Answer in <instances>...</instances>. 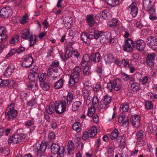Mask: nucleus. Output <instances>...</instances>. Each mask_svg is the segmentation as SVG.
<instances>
[{
  "mask_svg": "<svg viewBox=\"0 0 157 157\" xmlns=\"http://www.w3.org/2000/svg\"><path fill=\"white\" fill-rule=\"evenodd\" d=\"M51 151L54 154H61L60 152V147L57 144L53 143L51 146Z\"/></svg>",
  "mask_w": 157,
  "mask_h": 157,
  "instance_id": "22",
  "label": "nucleus"
},
{
  "mask_svg": "<svg viewBox=\"0 0 157 157\" xmlns=\"http://www.w3.org/2000/svg\"><path fill=\"white\" fill-rule=\"evenodd\" d=\"M64 80L62 78H60L58 81L54 84V87L56 89H59L62 87L64 82Z\"/></svg>",
  "mask_w": 157,
  "mask_h": 157,
  "instance_id": "24",
  "label": "nucleus"
},
{
  "mask_svg": "<svg viewBox=\"0 0 157 157\" xmlns=\"http://www.w3.org/2000/svg\"><path fill=\"white\" fill-rule=\"evenodd\" d=\"M36 103V101L35 99L34 98H32L27 103V105L28 106L32 107Z\"/></svg>",
  "mask_w": 157,
  "mask_h": 157,
  "instance_id": "61",
  "label": "nucleus"
},
{
  "mask_svg": "<svg viewBox=\"0 0 157 157\" xmlns=\"http://www.w3.org/2000/svg\"><path fill=\"white\" fill-rule=\"evenodd\" d=\"M9 84L8 80H3L0 78V86H8Z\"/></svg>",
  "mask_w": 157,
  "mask_h": 157,
  "instance_id": "46",
  "label": "nucleus"
},
{
  "mask_svg": "<svg viewBox=\"0 0 157 157\" xmlns=\"http://www.w3.org/2000/svg\"><path fill=\"white\" fill-rule=\"evenodd\" d=\"M134 47L139 51H143L146 47L145 42L142 39H139L134 43Z\"/></svg>",
  "mask_w": 157,
  "mask_h": 157,
  "instance_id": "12",
  "label": "nucleus"
},
{
  "mask_svg": "<svg viewBox=\"0 0 157 157\" xmlns=\"http://www.w3.org/2000/svg\"><path fill=\"white\" fill-rule=\"evenodd\" d=\"M81 71V69L79 67H76L74 69L73 72L70 75L69 81V84L71 86L78 82L80 77L79 73Z\"/></svg>",
  "mask_w": 157,
  "mask_h": 157,
  "instance_id": "4",
  "label": "nucleus"
},
{
  "mask_svg": "<svg viewBox=\"0 0 157 157\" xmlns=\"http://www.w3.org/2000/svg\"><path fill=\"white\" fill-rule=\"evenodd\" d=\"M121 82L119 79H114L109 81L107 83V88L110 92L112 91L113 89L118 91L121 89Z\"/></svg>",
  "mask_w": 157,
  "mask_h": 157,
  "instance_id": "3",
  "label": "nucleus"
},
{
  "mask_svg": "<svg viewBox=\"0 0 157 157\" xmlns=\"http://www.w3.org/2000/svg\"><path fill=\"white\" fill-rule=\"evenodd\" d=\"M121 79L124 81H127L129 78V75L124 73H122L121 75Z\"/></svg>",
  "mask_w": 157,
  "mask_h": 157,
  "instance_id": "53",
  "label": "nucleus"
},
{
  "mask_svg": "<svg viewBox=\"0 0 157 157\" xmlns=\"http://www.w3.org/2000/svg\"><path fill=\"white\" fill-rule=\"evenodd\" d=\"M107 152L108 154L112 153L114 149L113 147L110 145L109 144L106 147Z\"/></svg>",
  "mask_w": 157,
  "mask_h": 157,
  "instance_id": "57",
  "label": "nucleus"
},
{
  "mask_svg": "<svg viewBox=\"0 0 157 157\" xmlns=\"http://www.w3.org/2000/svg\"><path fill=\"white\" fill-rule=\"evenodd\" d=\"M147 43L149 46L154 50H155L157 48V40L156 38L150 36L147 39Z\"/></svg>",
  "mask_w": 157,
  "mask_h": 157,
  "instance_id": "9",
  "label": "nucleus"
},
{
  "mask_svg": "<svg viewBox=\"0 0 157 157\" xmlns=\"http://www.w3.org/2000/svg\"><path fill=\"white\" fill-rule=\"evenodd\" d=\"M28 19V16L27 14H26L23 17L21 21V24H24L27 22V20Z\"/></svg>",
  "mask_w": 157,
  "mask_h": 157,
  "instance_id": "64",
  "label": "nucleus"
},
{
  "mask_svg": "<svg viewBox=\"0 0 157 157\" xmlns=\"http://www.w3.org/2000/svg\"><path fill=\"white\" fill-rule=\"evenodd\" d=\"M46 78V75L44 73L42 74L39 78V80L41 83L44 82Z\"/></svg>",
  "mask_w": 157,
  "mask_h": 157,
  "instance_id": "63",
  "label": "nucleus"
},
{
  "mask_svg": "<svg viewBox=\"0 0 157 157\" xmlns=\"http://www.w3.org/2000/svg\"><path fill=\"white\" fill-rule=\"evenodd\" d=\"M154 0H143V7L145 10L151 11L152 9V3H154Z\"/></svg>",
  "mask_w": 157,
  "mask_h": 157,
  "instance_id": "16",
  "label": "nucleus"
},
{
  "mask_svg": "<svg viewBox=\"0 0 157 157\" xmlns=\"http://www.w3.org/2000/svg\"><path fill=\"white\" fill-rule=\"evenodd\" d=\"M93 34L88 35L87 33H82L81 38L83 41L86 44L90 42L91 39H93Z\"/></svg>",
  "mask_w": 157,
  "mask_h": 157,
  "instance_id": "19",
  "label": "nucleus"
},
{
  "mask_svg": "<svg viewBox=\"0 0 157 157\" xmlns=\"http://www.w3.org/2000/svg\"><path fill=\"white\" fill-rule=\"evenodd\" d=\"M114 59V57L111 54H107L105 56V60L106 63H108L112 62Z\"/></svg>",
  "mask_w": 157,
  "mask_h": 157,
  "instance_id": "30",
  "label": "nucleus"
},
{
  "mask_svg": "<svg viewBox=\"0 0 157 157\" xmlns=\"http://www.w3.org/2000/svg\"><path fill=\"white\" fill-rule=\"evenodd\" d=\"M122 63L125 67H128L130 66L129 60L127 59H123Z\"/></svg>",
  "mask_w": 157,
  "mask_h": 157,
  "instance_id": "62",
  "label": "nucleus"
},
{
  "mask_svg": "<svg viewBox=\"0 0 157 157\" xmlns=\"http://www.w3.org/2000/svg\"><path fill=\"white\" fill-rule=\"evenodd\" d=\"M140 84L137 82L132 83L131 86L132 90L133 91H137L140 90Z\"/></svg>",
  "mask_w": 157,
  "mask_h": 157,
  "instance_id": "32",
  "label": "nucleus"
},
{
  "mask_svg": "<svg viewBox=\"0 0 157 157\" xmlns=\"http://www.w3.org/2000/svg\"><path fill=\"white\" fill-rule=\"evenodd\" d=\"M40 86L42 89L44 90H48L50 88V86L49 83L44 82L40 83Z\"/></svg>",
  "mask_w": 157,
  "mask_h": 157,
  "instance_id": "36",
  "label": "nucleus"
},
{
  "mask_svg": "<svg viewBox=\"0 0 157 157\" xmlns=\"http://www.w3.org/2000/svg\"><path fill=\"white\" fill-rule=\"evenodd\" d=\"M38 70L37 67L35 66V67L33 68L32 71L29 75L28 77L30 82H35L36 79H38L39 76L37 72Z\"/></svg>",
  "mask_w": 157,
  "mask_h": 157,
  "instance_id": "10",
  "label": "nucleus"
},
{
  "mask_svg": "<svg viewBox=\"0 0 157 157\" xmlns=\"http://www.w3.org/2000/svg\"><path fill=\"white\" fill-rule=\"evenodd\" d=\"M63 21L64 22L72 23V19L71 17L68 16L64 18Z\"/></svg>",
  "mask_w": 157,
  "mask_h": 157,
  "instance_id": "56",
  "label": "nucleus"
},
{
  "mask_svg": "<svg viewBox=\"0 0 157 157\" xmlns=\"http://www.w3.org/2000/svg\"><path fill=\"white\" fill-rule=\"evenodd\" d=\"M97 132V129L95 127H92L90 132V137L91 138H94L96 135Z\"/></svg>",
  "mask_w": 157,
  "mask_h": 157,
  "instance_id": "41",
  "label": "nucleus"
},
{
  "mask_svg": "<svg viewBox=\"0 0 157 157\" xmlns=\"http://www.w3.org/2000/svg\"><path fill=\"white\" fill-rule=\"evenodd\" d=\"M28 86V88L29 90H37L38 89V86L37 83L35 82H30Z\"/></svg>",
  "mask_w": 157,
  "mask_h": 157,
  "instance_id": "33",
  "label": "nucleus"
},
{
  "mask_svg": "<svg viewBox=\"0 0 157 157\" xmlns=\"http://www.w3.org/2000/svg\"><path fill=\"white\" fill-rule=\"evenodd\" d=\"M12 14V10L8 6L3 8L0 11V16L2 18L8 17Z\"/></svg>",
  "mask_w": 157,
  "mask_h": 157,
  "instance_id": "11",
  "label": "nucleus"
},
{
  "mask_svg": "<svg viewBox=\"0 0 157 157\" xmlns=\"http://www.w3.org/2000/svg\"><path fill=\"white\" fill-rule=\"evenodd\" d=\"M118 20L116 18H113L108 22V25L110 27L116 26L118 23Z\"/></svg>",
  "mask_w": 157,
  "mask_h": 157,
  "instance_id": "39",
  "label": "nucleus"
},
{
  "mask_svg": "<svg viewBox=\"0 0 157 157\" xmlns=\"http://www.w3.org/2000/svg\"><path fill=\"white\" fill-rule=\"evenodd\" d=\"M33 59L31 54L26 56L22 59V67L27 68L30 67L33 63Z\"/></svg>",
  "mask_w": 157,
  "mask_h": 157,
  "instance_id": "8",
  "label": "nucleus"
},
{
  "mask_svg": "<svg viewBox=\"0 0 157 157\" xmlns=\"http://www.w3.org/2000/svg\"><path fill=\"white\" fill-rule=\"evenodd\" d=\"M47 143L42 142L40 144H36L31 148V150L36 153V157H45L44 152L47 148Z\"/></svg>",
  "mask_w": 157,
  "mask_h": 157,
  "instance_id": "2",
  "label": "nucleus"
},
{
  "mask_svg": "<svg viewBox=\"0 0 157 157\" xmlns=\"http://www.w3.org/2000/svg\"><path fill=\"white\" fill-rule=\"evenodd\" d=\"M144 136V132L142 130H140L137 133L136 138L138 140H140Z\"/></svg>",
  "mask_w": 157,
  "mask_h": 157,
  "instance_id": "54",
  "label": "nucleus"
},
{
  "mask_svg": "<svg viewBox=\"0 0 157 157\" xmlns=\"http://www.w3.org/2000/svg\"><path fill=\"white\" fill-rule=\"evenodd\" d=\"M80 124L78 122L75 123L72 126V128L74 130L79 132L80 130Z\"/></svg>",
  "mask_w": 157,
  "mask_h": 157,
  "instance_id": "43",
  "label": "nucleus"
},
{
  "mask_svg": "<svg viewBox=\"0 0 157 157\" xmlns=\"http://www.w3.org/2000/svg\"><path fill=\"white\" fill-rule=\"evenodd\" d=\"M55 104L52 102L50 103L49 105L46 107V111L47 113L49 114H53L55 112Z\"/></svg>",
  "mask_w": 157,
  "mask_h": 157,
  "instance_id": "23",
  "label": "nucleus"
},
{
  "mask_svg": "<svg viewBox=\"0 0 157 157\" xmlns=\"http://www.w3.org/2000/svg\"><path fill=\"white\" fill-rule=\"evenodd\" d=\"M19 36L17 35L13 36L10 41V43L14 45L16 43H17L19 41Z\"/></svg>",
  "mask_w": 157,
  "mask_h": 157,
  "instance_id": "38",
  "label": "nucleus"
},
{
  "mask_svg": "<svg viewBox=\"0 0 157 157\" xmlns=\"http://www.w3.org/2000/svg\"><path fill=\"white\" fill-rule=\"evenodd\" d=\"M73 55V51L67 49L66 51V54L64 56L61 55V57L63 60H65L71 58Z\"/></svg>",
  "mask_w": 157,
  "mask_h": 157,
  "instance_id": "25",
  "label": "nucleus"
},
{
  "mask_svg": "<svg viewBox=\"0 0 157 157\" xmlns=\"http://www.w3.org/2000/svg\"><path fill=\"white\" fill-rule=\"evenodd\" d=\"M31 35H32V34L30 33L29 30V29H25L23 31L21 37L23 39H28Z\"/></svg>",
  "mask_w": 157,
  "mask_h": 157,
  "instance_id": "29",
  "label": "nucleus"
},
{
  "mask_svg": "<svg viewBox=\"0 0 157 157\" xmlns=\"http://www.w3.org/2000/svg\"><path fill=\"white\" fill-rule=\"evenodd\" d=\"M155 56V54L154 53H152L147 55L146 58V61L148 65L149 66H151L153 65Z\"/></svg>",
  "mask_w": 157,
  "mask_h": 157,
  "instance_id": "17",
  "label": "nucleus"
},
{
  "mask_svg": "<svg viewBox=\"0 0 157 157\" xmlns=\"http://www.w3.org/2000/svg\"><path fill=\"white\" fill-rule=\"evenodd\" d=\"M109 107V105L106 104L104 103L103 101L101 102L99 106V109L101 112H103L104 110L107 109Z\"/></svg>",
  "mask_w": 157,
  "mask_h": 157,
  "instance_id": "40",
  "label": "nucleus"
},
{
  "mask_svg": "<svg viewBox=\"0 0 157 157\" xmlns=\"http://www.w3.org/2000/svg\"><path fill=\"white\" fill-rule=\"evenodd\" d=\"M132 125L134 127L139 126L140 124V117L137 115H132L130 119Z\"/></svg>",
  "mask_w": 157,
  "mask_h": 157,
  "instance_id": "13",
  "label": "nucleus"
},
{
  "mask_svg": "<svg viewBox=\"0 0 157 157\" xmlns=\"http://www.w3.org/2000/svg\"><path fill=\"white\" fill-rule=\"evenodd\" d=\"M16 52L17 51L16 48H14L12 49L6 56V58H8L9 57H11V56L15 54Z\"/></svg>",
  "mask_w": 157,
  "mask_h": 157,
  "instance_id": "50",
  "label": "nucleus"
},
{
  "mask_svg": "<svg viewBox=\"0 0 157 157\" xmlns=\"http://www.w3.org/2000/svg\"><path fill=\"white\" fill-rule=\"evenodd\" d=\"M100 41L102 43H104L105 42L106 38L105 36V33L102 32L100 37Z\"/></svg>",
  "mask_w": 157,
  "mask_h": 157,
  "instance_id": "58",
  "label": "nucleus"
},
{
  "mask_svg": "<svg viewBox=\"0 0 157 157\" xmlns=\"http://www.w3.org/2000/svg\"><path fill=\"white\" fill-rule=\"evenodd\" d=\"M128 108V104L127 102H124L121 105L120 108V110L121 112H127Z\"/></svg>",
  "mask_w": 157,
  "mask_h": 157,
  "instance_id": "27",
  "label": "nucleus"
},
{
  "mask_svg": "<svg viewBox=\"0 0 157 157\" xmlns=\"http://www.w3.org/2000/svg\"><path fill=\"white\" fill-rule=\"evenodd\" d=\"M119 134L118 131L117 129H115L113 130L110 135L111 139L114 140L117 138Z\"/></svg>",
  "mask_w": 157,
  "mask_h": 157,
  "instance_id": "37",
  "label": "nucleus"
},
{
  "mask_svg": "<svg viewBox=\"0 0 157 157\" xmlns=\"http://www.w3.org/2000/svg\"><path fill=\"white\" fill-rule=\"evenodd\" d=\"M26 134L25 133H21L20 135H16L14 136H10L8 141L9 144L13 143L14 144H17L21 141H23L26 138Z\"/></svg>",
  "mask_w": 157,
  "mask_h": 157,
  "instance_id": "6",
  "label": "nucleus"
},
{
  "mask_svg": "<svg viewBox=\"0 0 157 157\" xmlns=\"http://www.w3.org/2000/svg\"><path fill=\"white\" fill-rule=\"evenodd\" d=\"M34 123V120L32 119L30 120L27 121L25 124V126L27 127H28L33 125Z\"/></svg>",
  "mask_w": 157,
  "mask_h": 157,
  "instance_id": "55",
  "label": "nucleus"
},
{
  "mask_svg": "<svg viewBox=\"0 0 157 157\" xmlns=\"http://www.w3.org/2000/svg\"><path fill=\"white\" fill-rule=\"evenodd\" d=\"M90 59L91 61L97 63L100 61L101 58L99 53H93L90 56Z\"/></svg>",
  "mask_w": 157,
  "mask_h": 157,
  "instance_id": "20",
  "label": "nucleus"
},
{
  "mask_svg": "<svg viewBox=\"0 0 157 157\" xmlns=\"http://www.w3.org/2000/svg\"><path fill=\"white\" fill-rule=\"evenodd\" d=\"M101 15L102 17L105 19L107 18L108 17L110 16V13L108 10H104L101 13Z\"/></svg>",
  "mask_w": 157,
  "mask_h": 157,
  "instance_id": "45",
  "label": "nucleus"
},
{
  "mask_svg": "<svg viewBox=\"0 0 157 157\" xmlns=\"http://www.w3.org/2000/svg\"><path fill=\"white\" fill-rule=\"evenodd\" d=\"M136 5V3L132 2L128 7V9H130V14L133 17H136L138 13V9Z\"/></svg>",
  "mask_w": 157,
  "mask_h": 157,
  "instance_id": "15",
  "label": "nucleus"
},
{
  "mask_svg": "<svg viewBox=\"0 0 157 157\" xmlns=\"http://www.w3.org/2000/svg\"><path fill=\"white\" fill-rule=\"evenodd\" d=\"M91 74L90 69L89 67L87 66L84 68L83 71V74L84 77L90 76L91 75Z\"/></svg>",
  "mask_w": 157,
  "mask_h": 157,
  "instance_id": "31",
  "label": "nucleus"
},
{
  "mask_svg": "<svg viewBox=\"0 0 157 157\" xmlns=\"http://www.w3.org/2000/svg\"><path fill=\"white\" fill-rule=\"evenodd\" d=\"M95 112V109L94 107H91L88 110L87 115L90 117L93 116Z\"/></svg>",
  "mask_w": 157,
  "mask_h": 157,
  "instance_id": "49",
  "label": "nucleus"
},
{
  "mask_svg": "<svg viewBox=\"0 0 157 157\" xmlns=\"http://www.w3.org/2000/svg\"><path fill=\"white\" fill-rule=\"evenodd\" d=\"M82 94L84 97H88L90 93V90L85 87L82 89Z\"/></svg>",
  "mask_w": 157,
  "mask_h": 157,
  "instance_id": "42",
  "label": "nucleus"
},
{
  "mask_svg": "<svg viewBox=\"0 0 157 157\" xmlns=\"http://www.w3.org/2000/svg\"><path fill=\"white\" fill-rule=\"evenodd\" d=\"M30 41V44L29 46L32 47L34 46V44L36 42V38L35 35H31L30 36H29V38L28 39Z\"/></svg>",
  "mask_w": 157,
  "mask_h": 157,
  "instance_id": "35",
  "label": "nucleus"
},
{
  "mask_svg": "<svg viewBox=\"0 0 157 157\" xmlns=\"http://www.w3.org/2000/svg\"><path fill=\"white\" fill-rule=\"evenodd\" d=\"M86 21L89 25L91 27L95 23V20L93 15H87L86 17Z\"/></svg>",
  "mask_w": 157,
  "mask_h": 157,
  "instance_id": "26",
  "label": "nucleus"
},
{
  "mask_svg": "<svg viewBox=\"0 0 157 157\" xmlns=\"http://www.w3.org/2000/svg\"><path fill=\"white\" fill-rule=\"evenodd\" d=\"M145 108L147 110L151 109H152L153 105L151 101H146L144 104Z\"/></svg>",
  "mask_w": 157,
  "mask_h": 157,
  "instance_id": "52",
  "label": "nucleus"
},
{
  "mask_svg": "<svg viewBox=\"0 0 157 157\" xmlns=\"http://www.w3.org/2000/svg\"><path fill=\"white\" fill-rule=\"evenodd\" d=\"M12 73V69L9 67L6 69L4 73V76L6 77L10 76Z\"/></svg>",
  "mask_w": 157,
  "mask_h": 157,
  "instance_id": "44",
  "label": "nucleus"
},
{
  "mask_svg": "<svg viewBox=\"0 0 157 157\" xmlns=\"http://www.w3.org/2000/svg\"><path fill=\"white\" fill-rule=\"evenodd\" d=\"M7 30L6 27L0 26V43L5 40L7 36Z\"/></svg>",
  "mask_w": 157,
  "mask_h": 157,
  "instance_id": "18",
  "label": "nucleus"
},
{
  "mask_svg": "<svg viewBox=\"0 0 157 157\" xmlns=\"http://www.w3.org/2000/svg\"><path fill=\"white\" fill-rule=\"evenodd\" d=\"M94 34H93V39H95L96 40L100 37L102 32L98 31H95L94 32Z\"/></svg>",
  "mask_w": 157,
  "mask_h": 157,
  "instance_id": "48",
  "label": "nucleus"
},
{
  "mask_svg": "<svg viewBox=\"0 0 157 157\" xmlns=\"http://www.w3.org/2000/svg\"><path fill=\"white\" fill-rule=\"evenodd\" d=\"M68 149L69 152H70V151L74 150V143L72 141L70 140L68 141Z\"/></svg>",
  "mask_w": 157,
  "mask_h": 157,
  "instance_id": "51",
  "label": "nucleus"
},
{
  "mask_svg": "<svg viewBox=\"0 0 157 157\" xmlns=\"http://www.w3.org/2000/svg\"><path fill=\"white\" fill-rule=\"evenodd\" d=\"M90 63V58L87 54H85L83 57L81 62V65L82 67L89 65Z\"/></svg>",
  "mask_w": 157,
  "mask_h": 157,
  "instance_id": "21",
  "label": "nucleus"
},
{
  "mask_svg": "<svg viewBox=\"0 0 157 157\" xmlns=\"http://www.w3.org/2000/svg\"><path fill=\"white\" fill-rule=\"evenodd\" d=\"M81 102L80 101H76L74 102L72 105V109L73 111L78 110L80 108Z\"/></svg>",
  "mask_w": 157,
  "mask_h": 157,
  "instance_id": "28",
  "label": "nucleus"
},
{
  "mask_svg": "<svg viewBox=\"0 0 157 157\" xmlns=\"http://www.w3.org/2000/svg\"><path fill=\"white\" fill-rule=\"evenodd\" d=\"M14 105L13 103H11L7 108L6 112V115L10 121H12L15 118L18 114L17 111L14 109Z\"/></svg>",
  "mask_w": 157,
  "mask_h": 157,
  "instance_id": "5",
  "label": "nucleus"
},
{
  "mask_svg": "<svg viewBox=\"0 0 157 157\" xmlns=\"http://www.w3.org/2000/svg\"><path fill=\"white\" fill-rule=\"evenodd\" d=\"M107 4L112 6H115L119 4V0H105Z\"/></svg>",
  "mask_w": 157,
  "mask_h": 157,
  "instance_id": "34",
  "label": "nucleus"
},
{
  "mask_svg": "<svg viewBox=\"0 0 157 157\" xmlns=\"http://www.w3.org/2000/svg\"><path fill=\"white\" fill-rule=\"evenodd\" d=\"M101 86L100 83H97L93 88V90L94 91H98L101 90Z\"/></svg>",
  "mask_w": 157,
  "mask_h": 157,
  "instance_id": "59",
  "label": "nucleus"
},
{
  "mask_svg": "<svg viewBox=\"0 0 157 157\" xmlns=\"http://www.w3.org/2000/svg\"><path fill=\"white\" fill-rule=\"evenodd\" d=\"M69 36L71 38H72L78 35V33L76 31L71 30L69 33Z\"/></svg>",
  "mask_w": 157,
  "mask_h": 157,
  "instance_id": "60",
  "label": "nucleus"
},
{
  "mask_svg": "<svg viewBox=\"0 0 157 157\" xmlns=\"http://www.w3.org/2000/svg\"><path fill=\"white\" fill-rule=\"evenodd\" d=\"M111 97L106 95L104 97L103 101L104 102V103L109 105V104L111 103Z\"/></svg>",
  "mask_w": 157,
  "mask_h": 157,
  "instance_id": "47",
  "label": "nucleus"
},
{
  "mask_svg": "<svg viewBox=\"0 0 157 157\" xmlns=\"http://www.w3.org/2000/svg\"><path fill=\"white\" fill-rule=\"evenodd\" d=\"M118 121L120 123H122L123 126H127L128 124V117L123 113H121L119 116Z\"/></svg>",
  "mask_w": 157,
  "mask_h": 157,
  "instance_id": "14",
  "label": "nucleus"
},
{
  "mask_svg": "<svg viewBox=\"0 0 157 157\" xmlns=\"http://www.w3.org/2000/svg\"><path fill=\"white\" fill-rule=\"evenodd\" d=\"M134 41L130 38H126L124 40V44L123 45L124 50L126 52H132L133 50Z\"/></svg>",
  "mask_w": 157,
  "mask_h": 157,
  "instance_id": "7",
  "label": "nucleus"
},
{
  "mask_svg": "<svg viewBox=\"0 0 157 157\" xmlns=\"http://www.w3.org/2000/svg\"><path fill=\"white\" fill-rule=\"evenodd\" d=\"M73 99V94L68 93L67 96L63 97L62 100L55 104V112L57 114H60L65 112L67 107L71 105Z\"/></svg>",
  "mask_w": 157,
  "mask_h": 157,
  "instance_id": "1",
  "label": "nucleus"
}]
</instances>
